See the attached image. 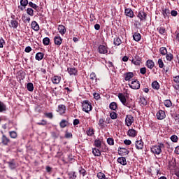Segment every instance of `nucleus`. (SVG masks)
Wrapping results in <instances>:
<instances>
[{
	"instance_id": "1",
	"label": "nucleus",
	"mask_w": 179,
	"mask_h": 179,
	"mask_svg": "<svg viewBox=\"0 0 179 179\" xmlns=\"http://www.w3.org/2000/svg\"><path fill=\"white\" fill-rule=\"evenodd\" d=\"M164 148V144L160 143L158 145H152L150 148L151 152L153 155H160L162 153V149Z\"/></svg>"
},
{
	"instance_id": "2",
	"label": "nucleus",
	"mask_w": 179,
	"mask_h": 179,
	"mask_svg": "<svg viewBox=\"0 0 179 179\" xmlns=\"http://www.w3.org/2000/svg\"><path fill=\"white\" fill-rule=\"evenodd\" d=\"M83 111H85V113H89L92 111V103L89 101L88 100H85L83 102Z\"/></svg>"
},
{
	"instance_id": "3",
	"label": "nucleus",
	"mask_w": 179,
	"mask_h": 179,
	"mask_svg": "<svg viewBox=\"0 0 179 179\" xmlns=\"http://www.w3.org/2000/svg\"><path fill=\"white\" fill-rule=\"evenodd\" d=\"M129 87H131V89L138 90V89H140L141 87V83H139V81H138V80H134L131 81V83H129Z\"/></svg>"
},
{
	"instance_id": "4",
	"label": "nucleus",
	"mask_w": 179,
	"mask_h": 179,
	"mask_svg": "<svg viewBox=\"0 0 179 179\" xmlns=\"http://www.w3.org/2000/svg\"><path fill=\"white\" fill-rule=\"evenodd\" d=\"M134 116L131 115H127L125 118V125H127V127H131V125L134 124Z\"/></svg>"
},
{
	"instance_id": "5",
	"label": "nucleus",
	"mask_w": 179,
	"mask_h": 179,
	"mask_svg": "<svg viewBox=\"0 0 179 179\" xmlns=\"http://www.w3.org/2000/svg\"><path fill=\"white\" fill-rule=\"evenodd\" d=\"M7 164H8V167L10 169V170H15V169L19 166V164H17L15 159L10 160L7 162Z\"/></svg>"
},
{
	"instance_id": "6",
	"label": "nucleus",
	"mask_w": 179,
	"mask_h": 179,
	"mask_svg": "<svg viewBox=\"0 0 179 179\" xmlns=\"http://www.w3.org/2000/svg\"><path fill=\"white\" fill-rule=\"evenodd\" d=\"M131 62L132 64H134V65L139 66L141 65V62H142V59L141 57L135 55L134 57H132Z\"/></svg>"
},
{
	"instance_id": "7",
	"label": "nucleus",
	"mask_w": 179,
	"mask_h": 179,
	"mask_svg": "<svg viewBox=\"0 0 179 179\" xmlns=\"http://www.w3.org/2000/svg\"><path fill=\"white\" fill-rule=\"evenodd\" d=\"M156 117L157 120H164V118H166V112H164V110H159L157 113Z\"/></svg>"
},
{
	"instance_id": "8",
	"label": "nucleus",
	"mask_w": 179,
	"mask_h": 179,
	"mask_svg": "<svg viewBox=\"0 0 179 179\" xmlns=\"http://www.w3.org/2000/svg\"><path fill=\"white\" fill-rule=\"evenodd\" d=\"M118 97L120 101H121V103H122V104L124 106H126V107H129L128 106V103L127 102V98H125V95H124L123 94L120 93L118 94Z\"/></svg>"
},
{
	"instance_id": "9",
	"label": "nucleus",
	"mask_w": 179,
	"mask_h": 179,
	"mask_svg": "<svg viewBox=\"0 0 179 179\" xmlns=\"http://www.w3.org/2000/svg\"><path fill=\"white\" fill-rule=\"evenodd\" d=\"M127 135L130 138H135L136 135H138V131L135 130L134 129H129L127 131Z\"/></svg>"
},
{
	"instance_id": "10",
	"label": "nucleus",
	"mask_w": 179,
	"mask_h": 179,
	"mask_svg": "<svg viewBox=\"0 0 179 179\" xmlns=\"http://www.w3.org/2000/svg\"><path fill=\"white\" fill-rule=\"evenodd\" d=\"M65 111H66V107L65 106V105L58 106L57 113H59L60 115L65 114Z\"/></svg>"
},
{
	"instance_id": "11",
	"label": "nucleus",
	"mask_w": 179,
	"mask_h": 179,
	"mask_svg": "<svg viewBox=\"0 0 179 179\" xmlns=\"http://www.w3.org/2000/svg\"><path fill=\"white\" fill-rule=\"evenodd\" d=\"M98 51L100 54H107L108 48L106 45H99L98 48Z\"/></svg>"
},
{
	"instance_id": "12",
	"label": "nucleus",
	"mask_w": 179,
	"mask_h": 179,
	"mask_svg": "<svg viewBox=\"0 0 179 179\" xmlns=\"http://www.w3.org/2000/svg\"><path fill=\"white\" fill-rule=\"evenodd\" d=\"M143 141L142 140L136 141V148L137 150H142L143 149Z\"/></svg>"
},
{
	"instance_id": "13",
	"label": "nucleus",
	"mask_w": 179,
	"mask_h": 179,
	"mask_svg": "<svg viewBox=\"0 0 179 179\" xmlns=\"http://www.w3.org/2000/svg\"><path fill=\"white\" fill-rule=\"evenodd\" d=\"M9 142H10V140L6 137L5 134H3L1 137V143L4 145V146H8Z\"/></svg>"
},
{
	"instance_id": "14",
	"label": "nucleus",
	"mask_w": 179,
	"mask_h": 179,
	"mask_svg": "<svg viewBox=\"0 0 179 179\" xmlns=\"http://www.w3.org/2000/svg\"><path fill=\"white\" fill-rule=\"evenodd\" d=\"M31 27L35 31H38L40 30V26L36 21H33L31 24Z\"/></svg>"
},
{
	"instance_id": "15",
	"label": "nucleus",
	"mask_w": 179,
	"mask_h": 179,
	"mask_svg": "<svg viewBox=\"0 0 179 179\" xmlns=\"http://www.w3.org/2000/svg\"><path fill=\"white\" fill-rule=\"evenodd\" d=\"M51 80L54 85H59L61 82V76H55L51 78Z\"/></svg>"
},
{
	"instance_id": "16",
	"label": "nucleus",
	"mask_w": 179,
	"mask_h": 179,
	"mask_svg": "<svg viewBox=\"0 0 179 179\" xmlns=\"http://www.w3.org/2000/svg\"><path fill=\"white\" fill-rule=\"evenodd\" d=\"M58 31L62 36H64L66 33V28L64 25H59Z\"/></svg>"
},
{
	"instance_id": "17",
	"label": "nucleus",
	"mask_w": 179,
	"mask_h": 179,
	"mask_svg": "<svg viewBox=\"0 0 179 179\" xmlns=\"http://www.w3.org/2000/svg\"><path fill=\"white\" fill-rule=\"evenodd\" d=\"M134 78V73L128 72L124 74V80L129 81Z\"/></svg>"
},
{
	"instance_id": "18",
	"label": "nucleus",
	"mask_w": 179,
	"mask_h": 179,
	"mask_svg": "<svg viewBox=\"0 0 179 179\" xmlns=\"http://www.w3.org/2000/svg\"><path fill=\"white\" fill-rule=\"evenodd\" d=\"M124 13L126 16H128L129 17H134V11H132V9L131 8H126L124 10Z\"/></svg>"
},
{
	"instance_id": "19",
	"label": "nucleus",
	"mask_w": 179,
	"mask_h": 179,
	"mask_svg": "<svg viewBox=\"0 0 179 179\" xmlns=\"http://www.w3.org/2000/svg\"><path fill=\"white\" fill-rule=\"evenodd\" d=\"M54 41L56 45H61V44H62V38H61L59 36H55L54 38Z\"/></svg>"
},
{
	"instance_id": "20",
	"label": "nucleus",
	"mask_w": 179,
	"mask_h": 179,
	"mask_svg": "<svg viewBox=\"0 0 179 179\" xmlns=\"http://www.w3.org/2000/svg\"><path fill=\"white\" fill-rule=\"evenodd\" d=\"M68 72L71 76H76L78 75V70L75 68H69Z\"/></svg>"
},
{
	"instance_id": "21",
	"label": "nucleus",
	"mask_w": 179,
	"mask_h": 179,
	"mask_svg": "<svg viewBox=\"0 0 179 179\" xmlns=\"http://www.w3.org/2000/svg\"><path fill=\"white\" fill-rule=\"evenodd\" d=\"M146 16H147L146 13L143 11L138 12V17H139L141 20H146Z\"/></svg>"
},
{
	"instance_id": "22",
	"label": "nucleus",
	"mask_w": 179,
	"mask_h": 179,
	"mask_svg": "<svg viewBox=\"0 0 179 179\" xmlns=\"http://www.w3.org/2000/svg\"><path fill=\"white\" fill-rule=\"evenodd\" d=\"M117 163L122 164V166H127V159L125 157L117 158Z\"/></svg>"
},
{
	"instance_id": "23",
	"label": "nucleus",
	"mask_w": 179,
	"mask_h": 179,
	"mask_svg": "<svg viewBox=\"0 0 179 179\" xmlns=\"http://www.w3.org/2000/svg\"><path fill=\"white\" fill-rule=\"evenodd\" d=\"M146 65L147 67L149 68V69H153V68H155V62H153V60H148L146 62Z\"/></svg>"
},
{
	"instance_id": "24",
	"label": "nucleus",
	"mask_w": 179,
	"mask_h": 179,
	"mask_svg": "<svg viewBox=\"0 0 179 179\" xmlns=\"http://www.w3.org/2000/svg\"><path fill=\"white\" fill-rule=\"evenodd\" d=\"M17 26H19V22L16 20H12L10 22V27H13V29H17Z\"/></svg>"
},
{
	"instance_id": "25",
	"label": "nucleus",
	"mask_w": 179,
	"mask_h": 179,
	"mask_svg": "<svg viewBox=\"0 0 179 179\" xmlns=\"http://www.w3.org/2000/svg\"><path fill=\"white\" fill-rule=\"evenodd\" d=\"M152 87L155 90H159L160 89V85L157 81H154L152 83Z\"/></svg>"
},
{
	"instance_id": "26",
	"label": "nucleus",
	"mask_w": 179,
	"mask_h": 179,
	"mask_svg": "<svg viewBox=\"0 0 179 179\" xmlns=\"http://www.w3.org/2000/svg\"><path fill=\"white\" fill-rule=\"evenodd\" d=\"M35 58L36 61H41L44 58V54L43 52L36 53Z\"/></svg>"
},
{
	"instance_id": "27",
	"label": "nucleus",
	"mask_w": 179,
	"mask_h": 179,
	"mask_svg": "<svg viewBox=\"0 0 179 179\" xmlns=\"http://www.w3.org/2000/svg\"><path fill=\"white\" fill-rule=\"evenodd\" d=\"M86 134H87V136H93V135H94V129L89 128L86 131Z\"/></svg>"
},
{
	"instance_id": "28",
	"label": "nucleus",
	"mask_w": 179,
	"mask_h": 179,
	"mask_svg": "<svg viewBox=\"0 0 179 179\" xmlns=\"http://www.w3.org/2000/svg\"><path fill=\"white\" fill-rule=\"evenodd\" d=\"M92 153L94 156H96V157L101 155V152H100V150H99L98 148H93Z\"/></svg>"
},
{
	"instance_id": "29",
	"label": "nucleus",
	"mask_w": 179,
	"mask_h": 179,
	"mask_svg": "<svg viewBox=\"0 0 179 179\" xmlns=\"http://www.w3.org/2000/svg\"><path fill=\"white\" fill-rule=\"evenodd\" d=\"M3 111H6V105L0 101V113H3Z\"/></svg>"
},
{
	"instance_id": "30",
	"label": "nucleus",
	"mask_w": 179,
	"mask_h": 179,
	"mask_svg": "<svg viewBox=\"0 0 179 179\" xmlns=\"http://www.w3.org/2000/svg\"><path fill=\"white\" fill-rule=\"evenodd\" d=\"M133 38L135 41H139L141 40V34L135 32L133 35Z\"/></svg>"
},
{
	"instance_id": "31",
	"label": "nucleus",
	"mask_w": 179,
	"mask_h": 179,
	"mask_svg": "<svg viewBox=\"0 0 179 179\" xmlns=\"http://www.w3.org/2000/svg\"><path fill=\"white\" fill-rule=\"evenodd\" d=\"M164 104L165 107L170 108L171 106H173V103H171V101L170 99H166L164 101Z\"/></svg>"
},
{
	"instance_id": "32",
	"label": "nucleus",
	"mask_w": 179,
	"mask_h": 179,
	"mask_svg": "<svg viewBox=\"0 0 179 179\" xmlns=\"http://www.w3.org/2000/svg\"><path fill=\"white\" fill-rule=\"evenodd\" d=\"M27 90H29V92H33L34 90V86L33 85V83H29L27 85Z\"/></svg>"
},
{
	"instance_id": "33",
	"label": "nucleus",
	"mask_w": 179,
	"mask_h": 179,
	"mask_svg": "<svg viewBox=\"0 0 179 179\" xmlns=\"http://www.w3.org/2000/svg\"><path fill=\"white\" fill-rule=\"evenodd\" d=\"M162 14H163L164 17L166 18L167 16H169V15H170V10L169 8H165L164 10H163Z\"/></svg>"
},
{
	"instance_id": "34",
	"label": "nucleus",
	"mask_w": 179,
	"mask_h": 179,
	"mask_svg": "<svg viewBox=\"0 0 179 179\" xmlns=\"http://www.w3.org/2000/svg\"><path fill=\"white\" fill-rule=\"evenodd\" d=\"M140 104H141V106H143V107H144L145 106H147L148 101H146V99H145L144 97L141 98Z\"/></svg>"
},
{
	"instance_id": "35",
	"label": "nucleus",
	"mask_w": 179,
	"mask_h": 179,
	"mask_svg": "<svg viewBox=\"0 0 179 179\" xmlns=\"http://www.w3.org/2000/svg\"><path fill=\"white\" fill-rule=\"evenodd\" d=\"M60 128H65V127H66V125H68V121L65 120H62L60 123Z\"/></svg>"
},
{
	"instance_id": "36",
	"label": "nucleus",
	"mask_w": 179,
	"mask_h": 179,
	"mask_svg": "<svg viewBox=\"0 0 179 179\" xmlns=\"http://www.w3.org/2000/svg\"><path fill=\"white\" fill-rule=\"evenodd\" d=\"M94 145L98 148H101V141H100V139H96L94 141Z\"/></svg>"
},
{
	"instance_id": "37",
	"label": "nucleus",
	"mask_w": 179,
	"mask_h": 179,
	"mask_svg": "<svg viewBox=\"0 0 179 179\" xmlns=\"http://www.w3.org/2000/svg\"><path fill=\"white\" fill-rule=\"evenodd\" d=\"M27 15H29V16H34V10H33V8H28L27 9Z\"/></svg>"
},
{
	"instance_id": "38",
	"label": "nucleus",
	"mask_w": 179,
	"mask_h": 179,
	"mask_svg": "<svg viewBox=\"0 0 179 179\" xmlns=\"http://www.w3.org/2000/svg\"><path fill=\"white\" fill-rule=\"evenodd\" d=\"M109 108H110V110H113L114 111L115 110H117V103L115 102L110 103L109 105Z\"/></svg>"
},
{
	"instance_id": "39",
	"label": "nucleus",
	"mask_w": 179,
	"mask_h": 179,
	"mask_svg": "<svg viewBox=\"0 0 179 179\" xmlns=\"http://www.w3.org/2000/svg\"><path fill=\"white\" fill-rule=\"evenodd\" d=\"M162 55H167V49L165 47H162L159 49Z\"/></svg>"
},
{
	"instance_id": "40",
	"label": "nucleus",
	"mask_w": 179,
	"mask_h": 179,
	"mask_svg": "<svg viewBox=\"0 0 179 179\" xmlns=\"http://www.w3.org/2000/svg\"><path fill=\"white\" fill-rule=\"evenodd\" d=\"M120 152L123 154V156H127L129 153V150H127L126 148H120Z\"/></svg>"
},
{
	"instance_id": "41",
	"label": "nucleus",
	"mask_w": 179,
	"mask_h": 179,
	"mask_svg": "<svg viewBox=\"0 0 179 179\" xmlns=\"http://www.w3.org/2000/svg\"><path fill=\"white\" fill-rule=\"evenodd\" d=\"M96 177L99 179H105L106 178V174L103 173V172H99L97 173Z\"/></svg>"
},
{
	"instance_id": "42",
	"label": "nucleus",
	"mask_w": 179,
	"mask_h": 179,
	"mask_svg": "<svg viewBox=\"0 0 179 179\" xmlns=\"http://www.w3.org/2000/svg\"><path fill=\"white\" fill-rule=\"evenodd\" d=\"M106 122V120L103 118L99 119V125L101 127V128H104V123Z\"/></svg>"
},
{
	"instance_id": "43",
	"label": "nucleus",
	"mask_w": 179,
	"mask_h": 179,
	"mask_svg": "<svg viewBox=\"0 0 179 179\" xmlns=\"http://www.w3.org/2000/svg\"><path fill=\"white\" fill-rule=\"evenodd\" d=\"M157 30L159 31V34H164V33H166V28L163 27H158Z\"/></svg>"
},
{
	"instance_id": "44",
	"label": "nucleus",
	"mask_w": 179,
	"mask_h": 179,
	"mask_svg": "<svg viewBox=\"0 0 179 179\" xmlns=\"http://www.w3.org/2000/svg\"><path fill=\"white\" fill-rule=\"evenodd\" d=\"M10 138H13V139H15V138H17V134L16 133V131H10Z\"/></svg>"
},
{
	"instance_id": "45",
	"label": "nucleus",
	"mask_w": 179,
	"mask_h": 179,
	"mask_svg": "<svg viewBox=\"0 0 179 179\" xmlns=\"http://www.w3.org/2000/svg\"><path fill=\"white\" fill-rule=\"evenodd\" d=\"M121 39H120V38H116L114 39V42L113 43L115 45H121Z\"/></svg>"
},
{
	"instance_id": "46",
	"label": "nucleus",
	"mask_w": 179,
	"mask_h": 179,
	"mask_svg": "<svg viewBox=\"0 0 179 179\" xmlns=\"http://www.w3.org/2000/svg\"><path fill=\"white\" fill-rule=\"evenodd\" d=\"M90 79L92 80H95V82H97V77L96 76V73L94 72H92L90 76Z\"/></svg>"
},
{
	"instance_id": "47",
	"label": "nucleus",
	"mask_w": 179,
	"mask_h": 179,
	"mask_svg": "<svg viewBox=\"0 0 179 179\" xmlns=\"http://www.w3.org/2000/svg\"><path fill=\"white\" fill-rule=\"evenodd\" d=\"M21 6H27L29 5V0H20Z\"/></svg>"
},
{
	"instance_id": "48",
	"label": "nucleus",
	"mask_w": 179,
	"mask_h": 179,
	"mask_svg": "<svg viewBox=\"0 0 179 179\" xmlns=\"http://www.w3.org/2000/svg\"><path fill=\"white\" fill-rule=\"evenodd\" d=\"M29 6H30L31 8H33V9H37V8H38V6H37L36 3H34L31 1H29L28 3Z\"/></svg>"
},
{
	"instance_id": "49",
	"label": "nucleus",
	"mask_w": 179,
	"mask_h": 179,
	"mask_svg": "<svg viewBox=\"0 0 179 179\" xmlns=\"http://www.w3.org/2000/svg\"><path fill=\"white\" fill-rule=\"evenodd\" d=\"M79 173L80 174H82L83 177H85V176L87 174L86 170L83 168H80L79 169Z\"/></svg>"
},
{
	"instance_id": "50",
	"label": "nucleus",
	"mask_w": 179,
	"mask_h": 179,
	"mask_svg": "<svg viewBox=\"0 0 179 179\" xmlns=\"http://www.w3.org/2000/svg\"><path fill=\"white\" fill-rule=\"evenodd\" d=\"M43 43L44 45H48V44H50V38L46 37V38H43Z\"/></svg>"
},
{
	"instance_id": "51",
	"label": "nucleus",
	"mask_w": 179,
	"mask_h": 179,
	"mask_svg": "<svg viewBox=\"0 0 179 179\" xmlns=\"http://www.w3.org/2000/svg\"><path fill=\"white\" fill-rule=\"evenodd\" d=\"M111 120H117V113L115 112H111L110 113Z\"/></svg>"
},
{
	"instance_id": "52",
	"label": "nucleus",
	"mask_w": 179,
	"mask_h": 179,
	"mask_svg": "<svg viewBox=\"0 0 179 179\" xmlns=\"http://www.w3.org/2000/svg\"><path fill=\"white\" fill-rule=\"evenodd\" d=\"M172 117H173V118H174V120H175V121H176V122H179V115L178 114L173 113Z\"/></svg>"
},
{
	"instance_id": "53",
	"label": "nucleus",
	"mask_w": 179,
	"mask_h": 179,
	"mask_svg": "<svg viewBox=\"0 0 179 179\" xmlns=\"http://www.w3.org/2000/svg\"><path fill=\"white\" fill-rule=\"evenodd\" d=\"M107 143L110 145L113 146L114 145V138H108L107 139Z\"/></svg>"
},
{
	"instance_id": "54",
	"label": "nucleus",
	"mask_w": 179,
	"mask_h": 179,
	"mask_svg": "<svg viewBox=\"0 0 179 179\" xmlns=\"http://www.w3.org/2000/svg\"><path fill=\"white\" fill-rule=\"evenodd\" d=\"M158 65H159V68H164V63L163 62V59H158Z\"/></svg>"
},
{
	"instance_id": "55",
	"label": "nucleus",
	"mask_w": 179,
	"mask_h": 179,
	"mask_svg": "<svg viewBox=\"0 0 179 179\" xmlns=\"http://www.w3.org/2000/svg\"><path fill=\"white\" fill-rule=\"evenodd\" d=\"M173 54L170 53V54L166 55V60L167 61H170V62L173 61Z\"/></svg>"
},
{
	"instance_id": "56",
	"label": "nucleus",
	"mask_w": 179,
	"mask_h": 179,
	"mask_svg": "<svg viewBox=\"0 0 179 179\" xmlns=\"http://www.w3.org/2000/svg\"><path fill=\"white\" fill-rule=\"evenodd\" d=\"M171 140L172 141V142H178V137L176 135H173L171 136Z\"/></svg>"
},
{
	"instance_id": "57",
	"label": "nucleus",
	"mask_w": 179,
	"mask_h": 179,
	"mask_svg": "<svg viewBox=\"0 0 179 179\" xmlns=\"http://www.w3.org/2000/svg\"><path fill=\"white\" fill-rule=\"evenodd\" d=\"M80 121L79 120V119H75L73 122V124L74 125V127H76V125H79Z\"/></svg>"
},
{
	"instance_id": "58",
	"label": "nucleus",
	"mask_w": 179,
	"mask_h": 179,
	"mask_svg": "<svg viewBox=\"0 0 179 179\" xmlns=\"http://www.w3.org/2000/svg\"><path fill=\"white\" fill-rule=\"evenodd\" d=\"M173 80L175 83H179V76L173 77Z\"/></svg>"
},
{
	"instance_id": "59",
	"label": "nucleus",
	"mask_w": 179,
	"mask_h": 179,
	"mask_svg": "<svg viewBox=\"0 0 179 179\" xmlns=\"http://www.w3.org/2000/svg\"><path fill=\"white\" fill-rule=\"evenodd\" d=\"M140 73H141L142 75H145V73H146V68L145 67L141 68Z\"/></svg>"
},
{
	"instance_id": "60",
	"label": "nucleus",
	"mask_w": 179,
	"mask_h": 179,
	"mask_svg": "<svg viewBox=\"0 0 179 179\" xmlns=\"http://www.w3.org/2000/svg\"><path fill=\"white\" fill-rule=\"evenodd\" d=\"M45 116L48 117V118H50L52 119L54 115H52V113H45Z\"/></svg>"
},
{
	"instance_id": "61",
	"label": "nucleus",
	"mask_w": 179,
	"mask_h": 179,
	"mask_svg": "<svg viewBox=\"0 0 179 179\" xmlns=\"http://www.w3.org/2000/svg\"><path fill=\"white\" fill-rule=\"evenodd\" d=\"M124 145H131V143H132V141H131V140L126 139L124 141Z\"/></svg>"
},
{
	"instance_id": "62",
	"label": "nucleus",
	"mask_w": 179,
	"mask_h": 179,
	"mask_svg": "<svg viewBox=\"0 0 179 179\" xmlns=\"http://www.w3.org/2000/svg\"><path fill=\"white\" fill-rule=\"evenodd\" d=\"M94 97L96 100H99V99H100V94L98 93H94Z\"/></svg>"
},
{
	"instance_id": "63",
	"label": "nucleus",
	"mask_w": 179,
	"mask_h": 179,
	"mask_svg": "<svg viewBox=\"0 0 179 179\" xmlns=\"http://www.w3.org/2000/svg\"><path fill=\"white\" fill-rule=\"evenodd\" d=\"M171 16H177L178 13H177V11L173 10H171Z\"/></svg>"
},
{
	"instance_id": "64",
	"label": "nucleus",
	"mask_w": 179,
	"mask_h": 179,
	"mask_svg": "<svg viewBox=\"0 0 179 179\" xmlns=\"http://www.w3.org/2000/svg\"><path fill=\"white\" fill-rule=\"evenodd\" d=\"M175 175L178 177V179H179V169L175 171Z\"/></svg>"
}]
</instances>
